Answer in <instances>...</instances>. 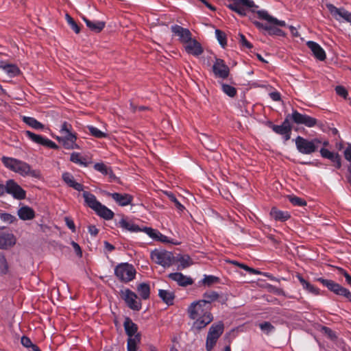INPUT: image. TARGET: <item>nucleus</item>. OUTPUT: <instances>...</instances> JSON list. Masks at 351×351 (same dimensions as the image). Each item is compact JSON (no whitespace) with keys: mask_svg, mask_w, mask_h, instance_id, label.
Masks as SVG:
<instances>
[{"mask_svg":"<svg viewBox=\"0 0 351 351\" xmlns=\"http://www.w3.org/2000/svg\"><path fill=\"white\" fill-rule=\"evenodd\" d=\"M287 198L293 206H304L306 205V202L301 197L295 195H289Z\"/></svg>","mask_w":351,"mask_h":351,"instance_id":"de8ad7c7","label":"nucleus"},{"mask_svg":"<svg viewBox=\"0 0 351 351\" xmlns=\"http://www.w3.org/2000/svg\"><path fill=\"white\" fill-rule=\"evenodd\" d=\"M326 8L337 21H339L343 19L351 24V12L347 11L343 8H338L332 3H327Z\"/></svg>","mask_w":351,"mask_h":351,"instance_id":"1a4fd4ad","label":"nucleus"},{"mask_svg":"<svg viewBox=\"0 0 351 351\" xmlns=\"http://www.w3.org/2000/svg\"><path fill=\"white\" fill-rule=\"evenodd\" d=\"M219 281V278L213 275H204V278L202 280V284L208 287L213 284L218 283Z\"/></svg>","mask_w":351,"mask_h":351,"instance_id":"c03bdc74","label":"nucleus"},{"mask_svg":"<svg viewBox=\"0 0 351 351\" xmlns=\"http://www.w3.org/2000/svg\"><path fill=\"white\" fill-rule=\"evenodd\" d=\"M0 219L1 221L7 223H12L17 220L16 217L14 215L5 213H0Z\"/></svg>","mask_w":351,"mask_h":351,"instance_id":"5fc2aeb1","label":"nucleus"},{"mask_svg":"<svg viewBox=\"0 0 351 351\" xmlns=\"http://www.w3.org/2000/svg\"><path fill=\"white\" fill-rule=\"evenodd\" d=\"M158 295L162 299V300L167 305L173 304V300L175 298V295L173 292L167 290L159 289Z\"/></svg>","mask_w":351,"mask_h":351,"instance_id":"473e14b6","label":"nucleus"},{"mask_svg":"<svg viewBox=\"0 0 351 351\" xmlns=\"http://www.w3.org/2000/svg\"><path fill=\"white\" fill-rule=\"evenodd\" d=\"M70 132H73V127L71 124L66 121H64L63 123H62V124L60 125V133L62 134L69 133Z\"/></svg>","mask_w":351,"mask_h":351,"instance_id":"bf43d9fd","label":"nucleus"},{"mask_svg":"<svg viewBox=\"0 0 351 351\" xmlns=\"http://www.w3.org/2000/svg\"><path fill=\"white\" fill-rule=\"evenodd\" d=\"M306 45L317 60L324 61L326 58L325 51L318 43L314 41H308Z\"/></svg>","mask_w":351,"mask_h":351,"instance_id":"f3484780","label":"nucleus"},{"mask_svg":"<svg viewBox=\"0 0 351 351\" xmlns=\"http://www.w3.org/2000/svg\"><path fill=\"white\" fill-rule=\"evenodd\" d=\"M14 172L22 176H31L38 179L41 178V173L39 170L32 169L29 164L21 160H19L18 165H16Z\"/></svg>","mask_w":351,"mask_h":351,"instance_id":"423d86ee","label":"nucleus"},{"mask_svg":"<svg viewBox=\"0 0 351 351\" xmlns=\"http://www.w3.org/2000/svg\"><path fill=\"white\" fill-rule=\"evenodd\" d=\"M87 128L90 133L91 134V135L96 138H101L107 136V134L105 132H101V130H99V129L94 126L88 125Z\"/></svg>","mask_w":351,"mask_h":351,"instance_id":"8fccbe9b","label":"nucleus"},{"mask_svg":"<svg viewBox=\"0 0 351 351\" xmlns=\"http://www.w3.org/2000/svg\"><path fill=\"white\" fill-rule=\"evenodd\" d=\"M141 337L140 335H136L135 337H128V351H137L138 344L140 343Z\"/></svg>","mask_w":351,"mask_h":351,"instance_id":"58836bf2","label":"nucleus"},{"mask_svg":"<svg viewBox=\"0 0 351 351\" xmlns=\"http://www.w3.org/2000/svg\"><path fill=\"white\" fill-rule=\"evenodd\" d=\"M169 278L176 281L178 285L181 287H186L193 283V280L191 277L184 276L180 272L171 273L169 274Z\"/></svg>","mask_w":351,"mask_h":351,"instance_id":"dca6fc26","label":"nucleus"},{"mask_svg":"<svg viewBox=\"0 0 351 351\" xmlns=\"http://www.w3.org/2000/svg\"><path fill=\"white\" fill-rule=\"evenodd\" d=\"M269 215L276 221L280 222H285L291 218V215L289 212L280 210L276 207H272L271 208Z\"/></svg>","mask_w":351,"mask_h":351,"instance_id":"6ab92c4d","label":"nucleus"},{"mask_svg":"<svg viewBox=\"0 0 351 351\" xmlns=\"http://www.w3.org/2000/svg\"><path fill=\"white\" fill-rule=\"evenodd\" d=\"M332 162L334 163V165L337 169H339L341 167V159L339 154L336 156Z\"/></svg>","mask_w":351,"mask_h":351,"instance_id":"338daca9","label":"nucleus"},{"mask_svg":"<svg viewBox=\"0 0 351 351\" xmlns=\"http://www.w3.org/2000/svg\"><path fill=\"white\" fill-rule=\"evenodd\" d=\"M94 168L96 171L101 172L104 175H109L110 177L114 176V174L112 173V171L110 169V168L107 167L103 162L96 163L94 165Z\"/></svg>","mask_w":351,"mask_h":351,"instance_id":"a19ab883","label":"nucleus"},{"mask_svg":"<svg viewBox=\"0 0 351 351\" xmlns=\"http://www.w3.org/2000/svg\"><path fill=\"white\" fill-rule=\"evenodd\" d=\"M5 186V193L12 195L14 198L18 199L25 198V191L14 180H8Z\"/></svg>","mask_w":351,"mask_h":351,"instance_id":"9b49d317","label":"nucleus"},{"mask_svg":"<svg viewBox=\"0 0 351 351\" xmlns=\"http://www.w3.org/2000/svg\"><path fill=\"white\" fill-rule=\"evenodd\" d=\"M61 135V136H58L56 139L58 142L62 143L64 148L67 149H80L79 145L76 143L77 135L75 132H70Z\"/></svg>","mask_w":351,"mask_h":351,"instance_id":"9d476101","label":"nucleus"},{"mask_svg":"<svg viewBox=\"0 0 351 351\" xmlns=\"http://www.w3.org/2000/svg\"><path fill=\"white\" fill-rule=\"evenodd\" d=\"M185 49L188 53L198 56L203 53V49L196 40H191L186 43Z\"/></svg>","mask_w":351,"mask_h":351,"instance_id":"aec40b11","label":"nucleus"},{"mask_svg":"<svg viewBox=\"0 0 351 351\" xmlns=\"http://www.w3.org/2000/svg\"><path fill=\"white\" fill-rule=\"evenodd\" d=\"M269 96L273 101H278L281 99V95L279 92L275 91L269 93Z\"/></svg>","mask_w":351,"mask_h":351,"instance_id":"774afa93","label":"nucleus"},{"mask_svg":"<svg viewBox=\"0 0 351 351\" xmlns=\"http://www.w3.org/2000/svg\"><path fill=\"white\" fill-rule=\"evenodd\" d=\"M252 23L256 26V27L258 28L260 30L261 29H264V30L267 32V29H269V25L263 24V23L259 22V21H253Z\"/></svg>","mask_w":351,"mask_h":351,"instance_id":"0e129e2a","label":"nucleus"},{"mask_svg":"<svg viewBox=\"0 0 351 351\" xmlns=\"http://www.w3.org/2000/svg\"><path fill=\"white\" fill-rule=\"evenodd\" d=\"M171 31L176 36L179 37V40L182 43H186L192 39L191 32L188 29L178 25L171 26Z\"/></svg>","mask_w":351,"mask_h":351,"instance_id":"4468645a","label":"nucleus"},{"mask_svg":"<svg viewBox=\"0 0 351 351\" xmlns=\"http://www.w3.org/2000/svg\"><path fill=\"white\" fill-rule=\"evenodd\" d=\"M109 195L120 206H124L130 204L132 200V197L128 194H121L118 193H109Z\"/></svg>","mask_w":351,"mask_h":351,"instance_id":"b1692460","label":"nucleus"},{"mask_svg":"<svg viewBox=\"0 0 351 351\" xmlns=\"http://www.w3.org/2000/svg\"><path fill=\"white\" fill-rule=\"evenodd\" d=\"M269 126L272 129V130L280 135L285 134V133L291 132V128L284 127L282 125H274L271 122H269Z\"/></svg>","mask_w":351,"mask_h":351,"instance_id":"ea45409f","label":"nucleus"},{"mask_svg":"<svg viewBox=\"0 0 351 351\" xmlns=\"http://www.w3.org/2000/svg\"><path fill=\"white\" fill-rule=\"evenodd\" d=\"M116 276L121 281L129 282L135 276V269L128 263H121L115 268Z\"/></svg>","mask_w":351,"mask_h":351,"instance_id":"20e7f679","label":"nucleus"},{"mask_svg":"<svg viewBox=\"0 0 351 351\" xmlns=\"http://www.w3.org/2000/svg\"><path fill=\"white\" fill-rule=\"evenodd\" d=\"M119 224L121 228L130 232H138L141 230L139 227L137 225L134 224L132 221H128L125 219H122L119 221Z\"/></svg>","mask_w":351,"mask_h":351,"instance_id":"f704fd0d","label":"nucleus"},{"mask_svg":"<svg viewBox=\"0 0 351 351\" xmlns=\"http://www.w3.org/2000/svg\"><path fill=\"white\" fill-rule=\"evenodd\" d=\"M23 121L30 127L36 130H43L44 125L38 121L36 119L30 117H23Z\"/></svg>","mask_w":351,"mask_h":351,"instance_id":"c9c22d12","label":"nucleus"},{"mask_svg":"<svg viewBox=\"0 0 351 351\" xmlns=\"http://www.w3.org/2000/svg\"><path fill=\"white\" fill-rule=\"evenodd\" d=\"M94 210L101 217L107 220L111 219L114 217L113 212L106 206L102 205L101 203L99 204V206H98Z\"/></svg>","mask_w":351,"mask_h":351,"instance_id":"c756f323","label":"nucleus"},{"mask_svg":"<svg viewBox=\"0 0 351 351\" xmlns=\"http://www.w3.org/2000/svg\"><path fill=\"white\" fill-rule=\"evenodd\" d=\"M83 197L86 204L92 209L95 210L99 206L100 202L97 200L96 197L93 194L88 191H84Z\"/></svg>","mask_w":351,"mask_h":351,"instance_id":"2f4dec72","label":"nucleus"},{"mask_svg":"<svg viewBox=\"0 0 351 351\" xmlns=\"http://www.w3.org/2000/svg\"><path fill=\"white\" fill-rule=\"evenodd\" d=\"M295 143L296 148L300 153L309 155L317 151V144L320 143L321 141L317 138L309 141L304 137L298 136L295 139Z\"/></svg>","mask_w":351,"mask_h":351,"instance_id":"f03ea898","label":"nucleus"},{"mask_svg":"<svg viewBox=\"0 0 351 351\" xmlns=\"http://www.w3.org/2000/svg\"><path fill=\"white\" fill-rule=\"evenodd\" d=\"M267 33L269 36H285V32L280 29V28L275 27L274 25H269V29H267Z\"/></svg>","mask_w":351,"mask_h":351,"instance_id":"3c124183","label":"nucleus"},{"mask_svg":"<svg viewBox=\"0 0 351 351\" xmlns=\"http://www.w3.org/2000/svg\"><path fill=\"white\" fill-rule=\"evenodd\" d=\"M19 160L11 158V157H7V156H3L1 158V162L4 165V166L10 169L12 171H14V170L16 168V165H18Z\"/></svg>","mask_w":351,"mask_h":351,"instance_id":"72a5a7b5","label":"nucleus"},{"mask_svg":"<svg viewBox=\"0 0 351 351\" xmlns=\"http://www.w3.org/2000/svg\"><path fill=\"white\" fill-rule=\"evenodd\" d=\"M66 19L67 23L71 26V27L74 30V32L76 34L80 33V27L77 25V24L73 20V19L68 14H66Z\"/></svg>","mask_w":351,"mask_h":351,"instance_id":"4d7b16f0","label":"nucleus"},{"mask_svg":"<svg viewBox=\"0 0 351 351\" xmlns=\"http://www.w3.org/2000/svg\"><path fill=\"white\" fill-rule=\"evenodd\" d=\"M160 193H162L165 194L169 200L173 203V205L175 208L179 211V212H183L185 210L184 206L181 204V202L176 197V196L170 192L163 191H156L155 189V197L158 195V196L160 195Z\"/></svg>","mask_w":351,"mask_h":351,"instance_id":"a878e982","label":"nucleus"},{"mask_svg":"<svg viewBox=\"0 0 351 351\" xmlns=\"http://www.w3.org/2000/svg\"><path fill=\"white\" fill-rule=\"evenodd\" d=\"M219 298V295L215 291H207L203 294V299L199 300L203 306H206L211 309V303L216 301Z\"/></svg>","mask_w":351,"mask_h":351,"instance_id":"4be33fe9","label":"nucleus"},{"mask_svg":"<svg viewBox=\"0 0 351 351\" xmlns=\"http://www.w3.org/2000/svg\"><path fill=\"white\" fill-rule=\"evenodd\" d=\"M187 313L189 318L194 320L192 328L197 331L204 328L213 319L210 309L199 301L191 303Z\"/></svg>","mask_w":351,"mask_h":351,"instance_id":"f257e3e1","label":"nucleus"},{"mask_svg":"<svg viewBox=\"0 0 351 351\" xmlns=\"http://www.w3.org/2000/svg\"><path fill=\"white\" fill-rule=\"evenodd\" d=\"M221 86L222 91L228 96L234 97L237 95V90L234 86L224 83H221Z\"/></svg>","mask_w":351,"mask_h":351,"instance_id":"37998d69","label":"nucleus"},{"mask_svg":"<svg viewBox=\"0 0 351 351\" xmlns=\"http://www.w3.org/2000/svg\"><path fill=\"white\" fill-rule=\"evenodd\" d=\"M25 134L33 142L42 145L43 146L52 148L58 149V146L52 141L43 137L41 135L34 134L30 131H25Z\"/></svg>","mask_w":351,"mask_h":351,"instance_id":"f8f14e48","label":"nucleus"},{"mask_svg":"<svg viewBox=\"0 0 351 351\" xmlns=\"http://www.w3.org/2000/svg\"><path fill=\"white\" fill-rule=\"evenodd\" d=\"M121 295L131 309L138 311L141 308V301L134 292L130 289H125L121 291Z\"/></svg>","mask_w":351,"mask_h":351,"instance_id":"0eeeda50","label":"nucleus"},{"mask_svg":"<svg viewBox=\"0 0 351 351\" xmlns=\"http://www.w3.org/2000/svg\"><path fill=\"white\" fill-rule=\"evenodd\" d=\"M296 278L302 286L303 289L315 295H318L320 294L319 289L306 280L301 274H298L296 275Z\"/></svg>","mask_w":351,"mask_h":351,"instance_id":"412c9836","label":"nucleus"},{"mask_svg":"<svg viewBox=\"0 0 351 351\" xmlns=\"http://www.w3.org/2000/svg\"><path fill=\"white\" fill-rule=\"evenodd\" d=\"M213 72L216 77L225 80L230 75V69L225 61L221 58H216L212 66Z\"/></svg>","mask_w":351,"mask_h":351,"instance_id":"6e6552de","label":"nucleus"},{"mask_svg":"<svg viewBox=\"0 0 351 351\" xmlns=\"http://www.w3.org/2000/svg\"><path fill=\"white\" fill-rule=\"evenodd\" d=\"M216 38L220 45L225 48L227 45V38L226 34L220 29L215 30Z\"/></svg>","mask_w":351,"mask_h":351,"instance_id":"49530a36","label":"nucleus"},{"mask_svg":"<svg viewBox=\"0 0 351 351\" xmlns=\"http://www.w3.org/2000/svg\"><path fill=\"white\" fill-rule=\"evenodd\" d=\"M322 157L329 159L331 162L334 160L336 156L339 155L338 153H334L326 148H322L319 151Z\"/></svg>","mask_w":351,"mask_h":351,"instance_id":"603ef678","label":"nucleus"},{"mask_svg":"<svg viewBox=\"0 0 351 351\" xmlns=\"http://www.w3.org/2000/svg\"><path fill=\"white\" fill-rule=\"evenodd\" d=\"M258 17L260 19L265 20L271 25H275L280 27H285L286 23L285 21H280L278 19L269 15L267 11L262 10L256 12Z\"/></svg>","mask_w":351,"mask_h":351,"instance_id":"a211bd4d","label":"nucleus"},{"mask_svg":"<svg viewBox=\"0 0 351 351\" xmlns=\"http://www.w3.org/2000/svg\"><path fill=\"white\" fill-rule=\"evenodd\" d=\"M291 121L298 125H304L308 128H313L317 124V120L315 118L306 114H301L296 110L292 112Z\"/></svg>","mask_w":351,"mask_h":351,"instance_id":"39448f33","label":"nucleus"},{"mask_svg":"<svg viewBox=\"0 0 351 351\" xmlns=\"http://www.w3.org/2000/svg\"><path fill=\"white\" fill-rule=\"evenodd\" d=\"M137 291L143 299L146 300L149 298L150 294L149 285L144 282L141 283L137 287Z\"/></svg>","mask_w":351,"mask_h":351,"instance_id":"e433bc0d","label":"nucleus"},{"mask_svg":"<svg viewBox=\"0 0 351 351\" xmlns=\"http://www.w3.org/2000/svg\"><path fill=\"white\" fill-rule=\"evenodd\" d=\"M231 263L235 265H237L238 267H239L240 268H242L244 270L248 271L250 274H260V272L254 269V268H252V267H250L249 266L243 264V263H240L236 261H231Z\"/></svg>","mask_w":351,"mask_h":351,"instance_id":"864d4df0","label":"nucleus"},{"mask_svg":"<svg viewBox=\"0 0 351 351\" xmlns=\"http://www.w3.org/2000/svg\"><path fill=\"white\" fill-rule=\"evenodd\" d=\"M322 332L331 339H335L337 338L335 332L328 327L323 326Z\"/></svg>","mask_w":351,"mask_h":351,"instance_id":"e2e57ef3","label":"nucleus"},{"mask_svg":"<svg viewBox=\"0 0 351 351\" xmlns=\"http://www.w3.org/2000/svg\"><path fill=\"white\" fill-rule=\"evenodd\" d=\"M259 328L267 335L273 333L276 330L275 327L269 322H263L259 324Z\"/></svg>","mask_w":351,"mask_h":351,"instance_id":"79ce46f5","label":"nucleus"},{"mask_svg":"<svg viewBox=\"0 0 351 351\" xmlns=\"http://www.w3.org/2000/svg\"><path fill=\"white\" fill-rule=\"evenodd\" d=\"M239 37V43L243 47H245L249 49L253 48V45L246 39L245 36L243 34H240Z\"/></svg>","mask_w":351,"mask_h":351,"instance_id":"052dcab7","label":"nucleus"},{"mask_svg":"<svg viewBox=\"0 0 351 351\" xmlns=\"http://www.w3.org/2000/svg\"><path fill=\"white\" fill-rule=\"evenodd\" d=\"M8 271V264L4 256H0V274H5Z\"/></svg>","mask_w":351,"mask_h":351,"instance_id":"13d9d810","label":"nucleus"},{"mask_svg":"<svg viewBox=\"0 0 351 351\" xmlns=\"http://www.w3.org/2000/svg\"><path fill=\"white\" fill-rule=\"evenodd\" d=\"M62 179L69 186L72 187L78 191H83L84 187L82 184L76 182L73 176L71 173L68 172L64 173L62 174Z\"/></svg>","mask_w":351,"mask_h":351,"instance_id":"cd10ccee","label":"nucleus"},{"mask_svg":"<svg viewBox=\"0 0 351 351\" xmlns=\"http://www.w3.org/2000/svg\"><path fill=\"white\" fill-rule=\"evenodd\" d=\"M18 215L22 220H31L34 218L35 213L30 207L24 206L18 210Z\"/></svg>","mask_w":351,"mask_h":351,"instance_id":"c85d7f7f","label":"nucleus"},{"mask_svg":"<svg viewBox=\"0 0 351 351\" xmlns=\"http://www.w3.org/2000/svg\"><path fill=\"white\" fill-rule=\"evenodd\" d=\"M16 237L10 232H0V249H8L16 243Z\"/></svg>","mask_w":351,"mask_h":351,"instance_id":"2eb2a0df","label":"nucleus"},{"mask_svg":"<svg viewBox=\"0 0 351 351\" xmlns=\"http://www.w3.org/2000/svg\"><path fill=\"white\" fill-rule=\"evenodd\" d=\"M123 326L128 337H135L136 335H140L139 333H137V325L134 324L130 318L126 317L125 319Z\"/></svg>","mask_w":351,"mask_h":351,"instance_id":"5701e85b","label":"nucleus"},{"mask_svg":"<svg viewBox=\"0 0 351 351\" xmlns=\"http://www.w3.org/2000/svg\"><path fill=\"white\" fill-rule=\"evenodd\" d=\"M180 267L182 269L186 268L191 265L192 261L189 255H182L178 258Z\"/></svg>","mask_w":351,"mask_h":351,"instance_id":"09e8293b","label":"nucleus"},{"mask_svg":"<svg viewBox=\"0 0 351 351\" xmlns=\"http://www.w3.org/2000/svg\"><path fill=\"white\" fill-rule=\"evenodd\" d=\"M0 68L3 69L10 77H14L20 73V70L15 64H8L4 61H0Z\"/></svg>","mask_w":351,"mask_h":351,"instance_id":"bb28decb","label":"nucleus"},{"mask_svg":"<svg viewBox=\"0 0 351 351\" xmlns=\"http://www.w3.org/2000/svg\"><path fill=\"white\" fill-rule=\"evenodd\" d=\"M217 339H216L214 337H211L207 335L206 341V351H211L215 346Z\"/></svg>","mask_w":351,"mask_h":351,"instance_id":"6e6d98bb","label":"nucleus"},{"mask_svg":"<svg viewBox=\"0 0 351 351\" xmlns=\"http://www.w3.org/2000/svg\"><path fill=\"white\" fill-rule=\"evenodd\" d=\"M155 263L164 267H169L173 263V256L171 252L167 251L158 252L155 249Z\"/></svg>","mask_w":351,"mask_h":351,"instance_id":"ddd939ff","label":"nucleus"},{"mask_svg":"<svg viewBox=\"0 0 351 351\" xmlns=\"http://www.w3.org/2000/svg\"><path fill=\"white\" fill-rule=\"evenodd\" d=\"M87 27L95 32H100L105 27V22L103 21H91L86 17L82 18Z\"/></svg>","mask_w":351,"mask_h":351,"instance_id":"7c9ffc66","label":"nucleus"},{"mask_svg":"<svg viewBox=\"0 0 351 351\" xmlns=\"http://www.w3.org/2000/svg\"><path fill=\"white\" fill-rule=\"evenodd\" d=\"M316 280L320 282L324 287H326L331 292H333L337 295L343 296L348 301L351 302V292L348 289L332 280L318 278Z\"/></svg>","mask_w":351,"mask_h":351,"instance_id":"7ed1b4c3","label":"nucleus"},{"mask_svg":"<svg viewBox=\"0 0 351 351\" xmlns=\"http://www.w3.org/2000/svg\"><path fill=\"white\" fill-rule=\"evenodd\" d=\"M224 330V325L222 322H218L213 324L209 328L208 335L211 337H215L216 339L220 337Z\"/></svg>","mask_w":351,"mask_h":351,"instance_id":"393cba45","label":"nucleus"},{"mask_svg":"<svg viewBox=\"0 0 351 351\" xmlns=\"http://www.w3.org/2000/svg\"><path fill=\"white\" fill-rule=\"evenodd\" d=\"M64 221L66 222V226H68V228L69 229H71L72 230V232H75V224H74V222L72 219H71L69 217H66L64 218Z\"/></svg>","mask_w":351,"mask_h":351,"instance_id":"69168bd1","label":"nucleus"},{"mask_svg":"<svg viewBox=\"0 0 351 351\" xmlns=\"http://www.w3.org/2000/svg\"><path fill=\"white\" fill-rule=\"evenodd\" d=\"M336 93L344 99H346L347 96L348 95V93L347 90L342 86H337L335 88Z\"/></svg>","mask_w":351,"mask_h":351,"instance_id":"680f3d73","label":"nucleus"},{"mask_svg":"<svg viewBox=\"0 0 351 351\" xmlns=\"http://www.w3.org/2000/svg\"><path fill=\"white\" fill-rule=\"evenodd\" d=\"M160 242L164 244H174L177 245L178 243L173 241V239L167 237V236L162 234L158 230H155V242Z\"/></svg>","mask_w":351,"mask_h":351,"instance_id":"4c0bfd02","label":"nucleus"},{"mask_svg":"<svg viewBox=\"0 0 351 351\" xmlns=\"http://www.w3.org/2000/svg\"><path fill=\"white\" fill-rule=\"evenodd\" d=\"M70 160L84 167L88 165V163L85 161V158H82L80 154L77 152H73L71 154Z\"/></svg>","mask_w":351,"mask_h":351,"instance_id":"a18cd8bd","label":"nucleus"}]
</instances>
